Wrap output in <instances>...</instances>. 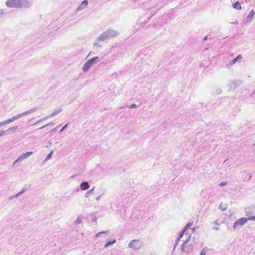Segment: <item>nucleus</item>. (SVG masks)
I'll return each mask as SVG.
<instances>
[{
    "label": "nucleus",
    "instance_id": "obj_1",
    "mask_svg": "<svg viewBox=\"0 0 255 255\" xmlns=\"http://www.w3.org/2000/svg\"><path fill=\"white\" fill-rule=\"evenodd\" d=\"M119 33L112 29H108L103 32L97 38L98 41H102L108 38L116 37L119 35Z\"/></svg>",
    "mask_w": 255,
    "mask_h": 255
},
{
    "label": "nucleus",
    "instance_id": "obj_2",
    "mask_svg": "<svg viewBox=\"0 0 255 255\" xmlns=\"http://www.w3.org/2000/svg\"><path fill=\"white\" fill-rule=\"evenodd\" d=\"M99 57L98 56L94 57L88 60L84 65L82 70L84 72L87 71L92 65L97 63L99 61Z\"/></svg>",
    "mask_w": 255,
    "mask_h": 255
},
{
    "label": "nucleus",
    "instance_id": "obj_3",
    "mask_svg": "<svg viewBox=\"0 0 255 255\" xmlns=\"http://www.w3.org/2000/svg\"><path fill=\"white\" fill-rule=\"evenodd\" d=\"M33 153L32 151H29L26 153H22L19 157L13 163V166H14L18 162H21L23 160L28 158L29 156H30Z\"/></svg>",
    "mask_w": 255,
    "mask_h": 255
},
{
    "label": "nucleus",
    "instance_id": "obj_4",
    "mask_svg": "<svg viewBox=\"0 0 255 255\" xmlns=\"http://www.w3.org/2000/svg\"><path fill=\"white\" fill-rule=\"evenodd\" d=\"M247 222L246 218H241L234 223L233 228L234 229H238L243 226Z\"/></svg>",
    "mask_w": 255,
    "mask_h": 255
},
{
    "label": "nucleus",
    "instance_id": "obj_5",
    "mask_svg": "<svg viewBox=\"0 0 255 255\" xmlns=\"http://www.w3.org/2000/svg\"><path fill=\"white\" fill-rule=\"evenodd\" d=\"M20 0H8L6 1L5 4L9 7H19Z\"/></svg>",
    "mask_w": 255,
    "mask_h": 255
},
{
    "label": "nucleus",
    "instance_id": "obj_6",
    "mask_svg": "<svg viewBox=\"0 0 255 255\" xmlns=\"http://www.w3.org/2000/svg\"><path fill=\"white\" fill-rule=\"evenodd\" d=\"M140 241L138 240H133L130 241L128 244V247L135 250H138L140 248Z\"/></svg>",
    "mask_w": 255,
    "mask_h": 255
},
{
    "label": "nucleus",
    "instance_id": "obj_7",
    "mask_svg": "<svg viewBox=\"0 0 255 255\" xmlns=\"http://www.w3.org/2000/svg\"><path fill=\"white\" fill-rule=\"evenodd\" d=\"M32 5L30 1L27 0H20L19 7L20 8H28L30 7Z\"/></svg>",
    "mask_w": 255,
    "mask_h": 255
},
{
    "label": "nucleus",
    "instance_id": "obj_8",
    "mask_svg": "<svg viewBox=\"0 0 255 255\" xmlns=\"http://www.w3.org/2000/svg\"><path fill=\"white\" fill-rule=\"evenodd\" d=\"M191 225H192L191 224L189 223L188 224H187V225H186L184 227L183 230L181 232H180V233L179 234V237L178 238V239H179L180 240V239L181 238H182L183 234H186V231L190 228V227L191 226Z\"/></svg>",
    "mask_w": 255,
    "mask_h": 255
},
{
    "label": "nucleus",
    "instance_id": "obj_9",
    "mask_svg": "<svg viewBox=\"0 0 255 255\" xmlns=\"http://www.w3.org/2000/svg\"><path fill=\"white\" fill-rule=\"evenodd\" d=\"M80 189L82 190H86L89 188L90 185L88 182L83 181L80 184Z\"/></svg>",
    "mask_w": 255,
    "mask_h": 255
},
{
    "label": "nucleus",
    "instance_id": "obj_10",
    "mask_svg": "<svg viewBox=\"0 0 255 255\" xmlns=\"http://www.w3.org/2000/svg\"><path fill=\"white\" fill-rule=\"evenodd\" d=\"M56 116V115L54 114V113H51L50 115L47 116V117L43 118V119H41V120H39L38 121H37V122L34 123L32 125V126H36L37 125H38V123H39L40 122L45 120H46L48 118H52L54 116Z\"/></svg>",
    "mask_w": 255,
    "mask_h": 255
},
{
    "label": "nucleus",
    "instance_id": "obj_11",
    "mask_svg": "<svg viewBox=\"0 0 255 255\" xmlns=\"http://www.w3.org/2000/svg\"><path fill=\"white\" fill-rule=\"evenodd\" d=\"M190 238V236L188 238V239L182 244V249H181L182 252H186L187 253H190V251L189 250H186V247H185V245L189 242Z\"/></svg>",
    "mask_w": 255,
    "mask_h": 255
},
{
    "label": "nucleus",
    "instance_id": "obj_12",
    "mask_svg": "<svg viewBox=\"0 0 255 255\" xmlns=\"http://www.w3.org/2000/svg\"><path fill=\"white\" fill-rule=\"evenodd\" d=\"M88 2L87 0H84L83 1L82 3L79 5V6L77 8V11H81L87 5Z\"/></svg>",
    "mask_w": 255,
    "mask_h": 255
},
{
    "label": "nucleus",
    "instance_id": "obj_13",
    "mask_svg": "<svg viewBox=\"0 0 255 255\" xmlns=\"http://www.w3.org/2000/svg\"><path fill=\"white\" fill-rule=\"evenodd\" d=\"M38 109V108L37 107H34L33 108H32L29 110H27V111H26L24 112H23V116H26V115H27L28 114H31L32 113H34L35 112H36Z\"/></svg>",
    "mask_w": 255,
    "mask_h": 255
},
{
    "label": "nucleus",
    "instance_id": "obj_14",
    "mask_svg": "<svg viewBox=\"0 0 255 255\" xmlns=\"http://www.w3.org/2000/svg\"><path fill=\"white\" fill-rule=\"evenodd\" d=\"M231 82L234 85L235 89L239 87L242 83L241 81L240 80L232 81Z\"/></svg>",
    "mask_w": 255,
    "mask_h": 255
},
{
    "label": "nucleus",
    "instance_id": "obj_15",
    "mask_svg": "<svg viewBox=\"0 0 255 255\" xmlns=\"http://www.w3.org/2000/svg\"><path fill=\"white\" fill-rule=\"evenodd\" d=\"M255 14V10H252L250 12L249 14H248V15L247 17L248 20H249V21H251L252 20V19L253 18Z\"/></svg>",
    "mask_w": 255,
    "mask_h": 255
},
{
    "label": "nucleus",
    "instance_id": "obj_16",
    "mask_svg": "<svg viewBox=\"0 0 255 255\" xmlns=\"http://www.w3.org/2000/svg\"><path fill=\"white\" fill-rule=\"evenodd\" d=\"M219 209L223 211H226L227 209V205L223 204V203L221 202L219 205Z\"/></svg>",
    "mask_w": 255,
    "mask_h": 255
},
{
    "label": "nucleus",
    "instance_id": "obj_17",
    "mask_svg": "<svg viewBox=\"0 0 255 255\" xmlns=\"http://www.w3.org/2000/svg\"><path fill=\"white\" fill-rule=\"evenodd\" d=\"M17 128H18L17 126L13 127H11V128H8L5 131H6V132L7 134L8 133V132H10V131L14 132L17 129Z\"/></svg>",
    "mask_w": 255,
    "mask_h": 255
},
{
    "label": "nucleus",
    "instance_id": "obj_18",
    "mask_svg": "<svg viewBox=\"0 0 255 255\" xmlns=\"http://www.w3.org/2000/svg\"><path fill=\"white\" fill-rule=\"evenodd\" d=\"M233 7L234 8L238 10L241 9L242 8L241 5L239 1H236L235 2V3L233 4Z\"/></svg>",
    "mask_w": 255,
    "mask_h": 255
},
{
    "label": "nucleus",
    "instance_id": "obj_19",
    "mask_svg": "<svg viewBox=\"0 0 255 255\" xmlns=\"http://www.w3.org/2000/svg\"><path fill=\"white\" fill-rule=\"evenodd\" d=\"M95 187H93L92 189L89 190L85 194V196L86 198H87L89 197L90 194H93L94 191Z\"/></svg>",
    "mask_w": 255,
    "mask_h": 255
},
{
    "label": "nucleus",
    "instance_id": "obj_20",
    "mask_svg": "<svg viewBox=\"0 0 255 255\" xmlns=\"http://www.w3.org/2000/svg\"><path fill=\"white\" fill-rule=\"evenodd\" d=\"M55 125V123H53V122H50L46 125H45V126H43V127H41L40 128H38V129H43L46 127H47L48 126H53Z\"/></svg>",
    "mask_w": 255,
    "mask_h": 255
},
{
    "label": "nucleus",
    "instance_id": "obj_21",
    "mask_svg": "<svg viewBox=\"0 0 255 255\" xmlns=\"http://www.w3.org/2000/svg\"><path fill=\"white\" fill-rule=\"evenodd\" d=\"M116 242V240L115 239H114L113 241H110V242H108L105 245V248H108V247H109L110 246L114 244V243H115Z\"/></svg>",
    "mask_w": 255,
    "mask_h": 255
},
{
    "label": "nucleus",
    "instance_id": "obj_22",
    "mask_svg": "<svg viewBox=\"0 0 255 255\" xmlns=\"http://www.w3.org/2000/svg\"><path fill=\"white\" fill-rule=\"evenodd\" d=\"M242 56L241 55H238L237 57L232 60L233 63H235L238 60L241 59Z\"/></svg>",
    "mask_w": 255,
    "mask_h": 255
},
{
    "label": "nucleus",
    "instance_id": "obj_23",
    "mask_svg": "<svg viewBox=\"0 0 255 255\" xmlns=\"http://www.w3.org/2000/svg\"><path fill=\"white\" fill-rule=\"evenodd\" d=\"M23 116H24L23 113H20V114L14 116L13 117H14V118H15V120H16Z\"/></svg>",
    "mask_w": 255,
    "mask_h": 255
},
{
    "label": "nucleus",
    "instance_id": "obj_24",
    "mask_svg": "<svg viewBox=\"0 0 255 255\" xmlns=\"http://www.w3.org/2000/svg\"><path fill=\"white\" fill-rule=\"evenodd\" d=\"M15 121V118H14V117H12L11 118H10V119H8L6 120H5L6 122V124H9L13 121Z\"/></svg>",
    "mask_w": 255,
    "mask_h": 255
},
{
    "label": "nucleus",
    "instance_id": "obj_25",
    "mask_svg": "<svg viewBox=\"0 0 255 255\" xmlns=\"http://www.w3.org/2000/svg\"><path fill=\"white\" fill-rule=\"evenodd\" d=\"M52 153H53V151H52L50 153H49L47 155V156L46 157V158L44 159V161H47L48 160H49L51 157V155H52Z\"/></svg>",
    "mask_w": 255,
    "mask_h": 255
},
{
    "label": "nucleus",
    "instance_id": "obj_26",
    "mask_svg": "<svg viewBox=\"0 0 255 255\" xmlns=\"http://www.w3.org/2000/svg\"><path fill=\"white\" fill-rule=\"evenodd\" d=\"M245 213L247 216H249L250 214H251V211H250V208H246L245 209Z\"/></svg>",
    "mask_w": 255,
    "mask_h": 255
},
{
    "label": "nucleus",
    "instance_id": "obj_27",
    "mask_svg": "<svg viewBox=\"0 0 255 255\" xmlns=\"http://www.w3.org/2000/svg\"><path fill=\"white\" fill-rule=\"evenodd\" d=\"M26 191L25 189L23 188L21 191L16 194V196L18 197L20 195H21L23 193H24Z\"/></svg>",
    "mask_w": 255,
    "mask_h": 255
},
{
    "label": "nucleus",
    "instance_id": "obj_28",
    "mask_svg": "<svg viewBox=\"0 0 255 255\" xmlns=\"http://www.w3.org/2000/svg\"><path fill=\"white\" fill-rule=\"evenodd\" d=\"M62 111V108H59L57 110L54 112V114L57 115Z\"/></svg>",
    "mask_w": 255,
    "mask_h": 255
},
{
    "label": "nucleus",
    "instance_id": "obj_29",
    "mask_svg": "<svg viewBox=\"0 0 255 255\" xmlns=\"http://www.w3.org/2000/svg\"><path fill=\"white\" fill-rule=\"evenodd\" d=\"M126 107H128L129 109H132L136 108L137 106L135 104H132L129 106H126Z\"/></svg>",
    "mask_w": 255,
    "mask_h": 255
},
{
    "label": "nucleus",
    "instance_id": "obj_30",
    "mask_svg": "<svg viewBox=\"0 0 255 255\" xmlns=\"http://www.w3.org/2000/svg\"><path fill=\"white\" fill-rule=\"evenodd\" d=\"M68 124H67L66 125H65L62 128V129L60 130L59 131V133H62L68 127Z\"/></svg>",
    "mask_w": 255,
    "mask_h": 255
},
{
    "label": "nucleus",
    "instance_id": "obj_31",
    "mask_svg": "<svg viewBox=\"0 0 255 255\" xmlns=\"http://www.w3.org/2000/svg\"><path fill=\"white\" fill-rule=\"evenodd\" d=\"M246 219L247 220V221L249 220H254L255 221V216H250L248 218H246Z\"/></svg>",
    "mask_w": 255,
    "mask_h": 255
},
{
    "label": "nucleus",
    "instance_id": "obj_32",
    "mask_svg": "<svg viewBox=\"0 0 255 255\" xmlns=\"http://www.w3.org/2000/svg\"><path fill=\"white\" fill-rule=\"evenodd\" d=\"M180 239L177 238L176 241H175V245H174V248H173V251L175 249L177 245H178V243H179V241Z\"/></svg>",
    "mask_w": 255,
    "mask_h": 255
},
{
    "label": "nucleus",
    "instance_id": "obj_33",
    "mask_svg": "<svg viewBox=\"0 0 255 255\" xmlns=\"http://www.w3.org/2000/svg\"><path fill=\"white\" fill-rule=\"evenodd\" d=\"M81 223V220L79 217H78L75 221V224H79Z\"/></svg>",
    "mask_w": 255,
    "mask_h": 255
},
{
    "label": "nucleus",
    "instance_id": "obj_34",
    "mask_svg": "<svg viewBox=\"0 0 255 255\" xmlns=\"http://www.w3.org/2000/svg\"><path fill=\"white\" fill-rule=\"evenodd\" d=\"M5 134H7L5 130H0V136H1Z\"/></svg>",
    "mask_w": 255,
    "mask_h": 255
},
{
    "label": "nucleus",
    "instance_id": "obj_35",
    "mask_svg": "<svg viewBox=\"0 0 255 255\" xmlns=\"http://www.w3.org/2000/svg\"><path fill=\"white\" fill-rule=\"evenodd\" d=\"M107 232L108 231H102V232H99L96 235V237L99 236L100 235H101L103 234H105V233H107Z\"/></svg>",
    "mask_w": 255,
    "mask_h": 255
},
{
    "label": "nucleus",
    "instance_id": "obj_36",
    "mask_svg": "<svg viewBox=\"0 0 255 255\" xmlns=\"http://www.w3.org/2000/svg\"><path fill=\"white\" fill-rule=\"evenodd\" d=\"M227 184V182H223L222 183H221L219 185L221 186V187H223L224 186H226V185Z\"/></svg>",
    "mask_w": 255,
    "mask_h": 255
},
{
    "label": "nucleus",
    "instance_id": "obj_37",
    "mask_svg": "<svg viewBox=\"0 0 255 255\" xmlns=\"http://www.w3.org/2000/svg\"><path fill=\"white\" fill-rule=\"evenodd\" d=\"M6 122L5 121H4L2 122H0V127H1V126H4L5 125H6Z\"/></svg>",
    "mask_w": 255,
    "mask_h": 255
},
{
    "label": "nucleus",
    "instance_id": "obj_38",
    "mask_svg": "<svg viewBox=\"0 0 255 255\" xmlns=\"http://www.w3.org/2000/svg\"><path fill=\"white\" fill-rule=\"evenodd\" d=\"M206 253V252L205 251V249H203L201 252L200 255H205Z\"/></svg>",
    "mask_w": 255,
    "mask_h": 255
},
{
    "label": "nucleus",
    "instance_id": "obj_39",
    "mask_svg": "<svg viewBox=\"0 0 255 255\" xmlns=\"http://www.w3.org/2000/svg\"><path fill=\"white\" fill-rule=\"evenodd\" d=\"M186 250H189L190 253L192 251V248H191V246L188 247L187 248H186Z\"/></svg>",
    "mask_w": 255,
    "mask_h": 255
},
{
    "label": "nucleus",
    "instance_id": "obj_40",
    "mask_svg": "<svg viewBox=\"0 0 255 255\" xmlns=\"http://www.w3.org/2000/svg\"><path fill=\"white\" fill-rule=\"evenodd\" d=\"M212 229L213 230H215V231H219L220 229L218 227H212Z\"/></svg>",
    "mask_w": 255,
    "mask_h": 255
},
{
    "label": "nucleus",
    "instance_id": "obj_41",
    "mask_svg": "<svg viewBox=\"0 0 255 255\" xmlns=\"http://www.w3.org/2000/svg\"><path fill=\"white\" fill-rule=\"evenodd\" d=\"M57 130V129L56 128H53L50 131V132H51V133L54 132L56 131Z\"/></svg>",
    "mask_w": 255,
    "mask_h": 255
},
{
    "label": "nucleus",
    "instance_id": "obj_42",
    "mask_svg": "<svg viewBox=\"0 0 255 255\" xmlns=\"http://www.w3.org/2000/svg\"><path fill=\"white\" fill-rule=\"evenodd\" d=\"M94 45L95 46H98V47H101V45H99V44H98V43L97 42H95L94 43Z\"/></svg>",
    "mask_w": 255,
    "mask_h": 255
},
{
    "label": "nucleus",
    "instance_id": "obj_43",
    "mask_svg": "<svg viewBox=\"0 0 255 255\" xmlns=\"http://www.w3.org/2000/svg\"><path fill=\"white\" fill-rule=\"evenodd\" d=\"M222 91L221 89H219V90H217V93L218 94H221L222 93Z\"/></svg>",
    "mask_w": 255,
    "mask_h": 255
},
{
    "label": "nucleus",
    "instance_id": "obj_44",
    "mask_svg": "<svg viewBox=\"0 0 255 255\" xmlns=\"http://www.w3.org/2000/svg\"><path fill=\"white\" fill-rule=\"evenodd\" d=\"M102 196V195H100L99 196H97L96 198V199L97 200V201H99L100 200V198H101V197Z\"/></svg>",
    "mask_w": 255,
    "mask_h": 255
},
{
    "label": "nucleus",
    "instance_id": "obj_45",
    "mask_svg": "<svg viewBox=\"0 0 255 255\" xmlns=\"http://www.w3.org/2000/svg\"><path fill=\"white\" fill-rule=\"evenodd\" d=\"M3 13V10L2 9H0V14H2Z\"/></svg>",
    "mask_w": 255,
    "mask_h": 255
},
{
    "label": "nucleus",
    "instance_id": "obj_46",
    "mask_svg": "<svg viewBox=\"0 0 255 255\" xmlns=\"http://www.w3.org/2000/svg\"><path fill=\"white\" fill-rule=\"evenodd\" d=\"M207 38H208V36H206L204 37V38H203V40L204 41H206L207 39Z\"/></svg>",
    "mask_w": 255,
    "mask_h": 255
},
{
    "label": "nucleus",
    "instance_id": "obj_47",
    "mask_svg": "<svg viewBox=\"0 0 255 255\" xmlns=\"http://www.w3.org/2000/svg\"><path fill=\"white\" fill-rule=\"evenodd\" d=\"M214 224H215V225H219V224H218V223H217V220H216V221H215L214 222Z\"/></svg>",
    "mask_w": 255,
    "mask_h": 255
},
{
    "label": "nucleus",
    "instance_id": "obj_48",
    "mask_svg": "<svg viewBox=\"0 0 255 255\" xmlns=\"http://www.w3.org/2000/svg\"><path fill=\"white\" fill-rule=\"evenodd\" d=\"M232 23H234V24H237L238 23V20H236L235 22H232Z\"/></svg>",
    "mask_w": 255,
    "mask_h": 255
},
{
    "label": "nucleus",
    "instance_id": "obj_49",
    "mask_svg": "<svg viewBox=\"0 0 255 255\" xmlns=\"http://www.w3.org/2000/svg\"><path fill=\"white\" fill-rule=\"evenodd\" d=\"M13 198V196H10V197H9V200H11V199H12Z\"/></svg>",
    "mask_w": 255,
    "mask_h": 255
},
{
    "label": "nucleus",
    "instance_id": "obj_50",
    "mask_svg": "<svg viewBox=\"0 0 255 255\" xmlns=\"http://www.w3.org/2000/svg\"><path fill=\"white\" fill-rule=\"evenodd\" d=\"M13 198H16V197H17V196H16V194H15L14 195H13Z\"/></svg>",
    "mask_w": 255,
    "mask_h": 255
}]
</instances>
